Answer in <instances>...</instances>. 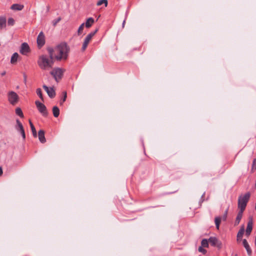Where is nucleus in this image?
Listing matches in <instances>:
<instances>
[{"instance_id": "nucleus-32", "label": "nucleus", "mask_w": 256, "mask_h": 256, "mask_svg": "<svg viewBox=\"0 0 256 256\" xmlns=\"http://www.w3.org/2000/svg\"><path fill=\"white\" fill-rule=\"evenodd\" d=\"M63 94H64V97H63V98L62 99V100L60 102V104H63V102L66 101V92H63Z\"/></svg>"}, {"instance_id": "nucleus-35", "label": "nucleus", "mask_w": 256, "mask_h": 256, "mask_svg": "<svg viewBox=\"0 0 256 256\" xmlns=\"http://www.w3.org/2000/svg\"><path fill=\"white\" fill-rule=\"evenodd\" d=\"M256 169V158L254 159L252 162V170H253Z\"/></svg>"}, {"instance_id": "nucleus-19", "label": "nucleus", "mask_w": 256, "mask_h": 256, "mask_svg": "<svg viewBox=\"0 0 256 256\" xmlns=\"http://www.w3.org/2000/svg\"><path fill=\"white\" fill-rule=\"evenodd\" d=\"M91 40L92 39L86 36L82 44V51H84L86 50Z\"/></svg>"}, {"instance_id": "nucleus-39", "label": "nucleus", "mask_w": 256, "mask_h": 256, "mask_svg": "<svg viewBox=\"0 0 256 256\" xmlns=\"http://www.w3.org/2000/svg\"><path fill=\"white\" fill-rule=\"evenodd\" d=\"M125 22H126V21H125V20H124L123 23H122V26H123V27L124 26V25Z\"/></svg>"}, {"instance_id": "nucleus-42", "label": "nucleus", "mask_w": 256, "mask_h": 256, "mask_svg": "<svg viewBox=\"0 0 256 256\" xmlns=\"http://www.w3.org/2000/svg\"><path fill=\"white\" fill-rule=\"evenodd\" d=\"M234 256H238V255L237 254H235Z\"/></svg>"}, {"instance_id": "nucleus-13", "label": "nucleus", "mask_w": 256, "mask_h": 256, "mask_svg": "<svg viewBox=\"0 0 256 256\" xmlns=\"http://www.w3.org/2000/svg\"><path fill=\"white\" fill-rule=\"evenodd\" d=\"M242 244H243L248 254L250 256H251L252 252L251 248H250V246H249L247 240L246 239L243 240Z\"/></svg>"}, {"instance_id": "nucleus-20", "label": "nucleus", "mask_w": 256, "mask_h": 256, "mask_svg": "<svg viewBox=\"0 0 256 256\" xmlns=\"http://www.w3.org/2000/svg\"><path fill=\"white\" fill-rule=\"evenodd\" d=\"M18 54L17 52H14L12 56L10 59V62L12 64H14L16 62L18 57Z\"/></svg>"}, {"instance_id": "nucleus-5", "label": "nucleus", "mask_w": 256, "mask_h": 256, "mask_svg": "<svg viewBox=\"0 0 256 256\" xmlns=\"http://www.w3.org/2000/svg\"><path fill=\"white\" fill-rule=\"evenodd\" d=\"M35 104L38 112L42 114L43 116H48V112L46 110V108L44 104L38 100L35 102Z\"/></svg>"}, {"instance_id": "nucleus-41", "label": "nucleus", "mask_w": 256, "mask_h": 256, "mask_svg": "<svg viewBox=\"0 0 256 256\" xmlns=\"http://www.w3.org/2000/svg\"><path fill=\"white\" fill-rule=\"evenodd\" d=\"M6 74V72H4L3 73H2V76H4V74Z\"/></svg>"}, {"instance_id": "nucleus-14", "label": "nucleus", "mask_w": 256, "mask_h": 256, "mask_svg": "<svg viewBox=\"0 0 256 256\" xmlns=\"http://www.w3.org/2000/svg\"><path fill=\"white\" fill-rule=\"evenodd\" d=\"M38 136L40 141L44 144L46 142V140L44 136V130H40L38 132Z\"/></svg>"}, {"instance_id": "nucleus-8", "label": "nucleus", "mask_w": 256, "mask_h": 256, "mask_svg": "<svg viewBox=\"0 0 256 256\" xmlns=\"http://www.w3.org/2000/svg\"><path fill=\"white\" fill-rule=\"evenodd\" d=\"M208 242L212 246H217L218 248H221L222 243L216 237H210Z\"/></svg>"}, {"instance_id": "nucleus-16", "label": "nucleus", "mask_w": 256, "mask_h": 256, "mask_svg": "<svg viewBox=\"0 0 256 256\" xmlns=\"http://www.w3.org/2000/svg\"><path fill=\"white\" fill-rule=\"evenodd\" d=\"M24 8V6L22 4H15L11 6L10 8L14 10H21Z\"/></svg>"}, {"instance_id": "nucleus-15", "label": "nucleus", "mask_w": 256, "mask_h": 256, "mask_svg": "<svg viewBox=\"0 0 256 256\" xmlns=\"http://www.w3.org/2000/svg\"><path fill=\"white\" fill-rule=\"evenodd\" d=\"M244 212V210H240L237 214L236 220H235L234 225L236 226L239 224V223L240 221V220L242 218Z\"/></svg>"}, {"instance_id": "nucleus-4", "label": "nucleus", "mask_w": 256, "mask_h": 256, "mask_svg": "<svg viewBox=\"0 0 256 256\" xmlns=\"http://www.w3.org/2000/svg\"><path fill=\"white\" fill-rule=\"evenodd\" d=\"M8 100L10 104L15 106L19 100V96L16 92L10 91L8 93Z\"/></svg>"}, {"instance_id": "nucleus-31", "label": "nucleus", "mask_w": 256, "mask_h": 256, "mask_svg": "<svg viewBox=\"0 0 256 256\" xmlns=\"http://www.w3.org/2000/svg\"><path fill=\"white\" fill-rule=\"evenodd\" d=\"M98 29H96L94 32H92L88 34L86 36L92 39V38L94 36V34L98 32Z\"/></svg>"}, {"instance_id": "nucleus-40", "label": "nucleus", "mask_w": 256, "mask_h": 256, "mask_svg": "<svg viewBox=\"0 0 256 256\" xmlns=\"http://www.w3.org/2000/svg\"><path fill=\"white\" fill-rule=\"evenodd\" d=\"M254 243H255V245H256V237H255V242H254Z\"/></svg>"}, {"instance_id": "nucleus-24", "label": "nucleus", "mask_w": 256, "mask_h": 256, "mask_svg": "<svg viewBox=\"0 0 256 256\" xmlns=\"http://www.w3.org/2000/svg\"><path fill=\"white\" fill-rule=\"evenodd\" d=\"M15 111H16V114L18 116H20L22 118H23L24 117L22 110L20 108H16Z\"/></svg>"}, {"instance_id": "nucleus-27", "label": "nucleus", "mask_w": 256, "mask_h": 256, "mask_svg": "<svg viewBox=\"0 0 256 256\" xmlns=\"http://www.w3.org/2000/svg\"><path fill=\"white\" fill-rule=\"evenodd\" d=\"M15 24V20L12 18H9L8 20V24L9 26H13Z\"/></svg>"}, {"instance_id": "nucleus-38", "label": "nucleus", "mask_w": 256, "mask_h": 256, "mask_svg": "<svg viewBox=\"0 0 256 256\" xmlns=\"http://www.w3.org/2000/svg\"><path fill=\"white\" fill-rule=\"evenodd\" d=\"M26 76L24 75V81L25 82H26Z\"/></svg>"}, {"instance_id": "nucleus-17", "label": "nucleus", "mask_w": 256, "mask_h": 256, "mask_svg": "<svg viewBox=\"0 0 256 256\" xmlns=\"http://www.w3.org/2000/svg\"><path fill=\"white\" fill-rule=\"evenodd\" d=\"M94 23V19L92 18H89L86 20V23H84V26L86 28H90Z\"/></svg>"}, {"instance_id": "nucleus-30", "label": "nucleus", "mask_w": 256, "mask_h": 256, "mask_svg": "<svg viewBox=\"0 0 256 256\" xmlns=\"http://www.w3.org/2000/svg\"><path fill=\"white\" fill-rule=\"evenodd\" d=\"M104 4L105 6H106L108 5V0H100L98 2L96 5L98 6H101L102 4Z\"/></svg>"}, {"instance_id": "nucleus-2", "label": "nucleus", "mask_w": 256, "mask_h": 256, "mask_svg": "<svg viewBox=\"0 0 256 256\" xmlns=\"http://www.w3.org/2000/svg\"><path fill=\"white\" fill-rule=\"evenodd\" d=\"M54 50V58L58 60H66L68 59L70 52V48L66 42H62Z\"/></svg>"}, {"instance_id": "nucleus-33", "label": "nucleus", "mask_w": 256, "mask_h": 256, "mask_svg": "<svg viewBox=\"0 0 256 256\" xmlns=\"http://www.w3.org/2000/svg\"><path fill=\"white\" fill-rule=\"evenodd\" d=\"M61 20V18L60 17L56 19V20H54L52 23V24L54 26H56V24L59 22H60Z\"/></svg>"}, {"instance_id": "nucleus-21", "label": "nucleus", "mask_w": 256, "mask_h": 256, "mask_svg": "<svg viewBox=\"0 0 256 256\" xmlns=\"http://www.w3.org/2000/svg\"><path fill=\"white\" fill-rule=\"evenodd\" d=\"M52 113H53L54 116L55 118H57L58 116L60 114V110L57 106H54L53 107Z\"/></svg>"}, {"instance_id": "nucleus-28", "label": "nucleus", "mask_w": 256, "mask_h": 256, "mask_svg": "<svg viewBox=\"0 0 256 256\" xmlns=\"http://www.w3.org/2000/svg\"><path fill=\"white\" fill-rule=\"evenodd\" d=\"M84 26V23H82L78 28V36L82 34Z\"/></svg>"}, {"instance_id": "nucleus-34", "label": "nucleus", "mask_w": 256, "mask_h": 256, "mask_svg": "<svg viewBox=\"0 0 256 256\" xmlns=\"http://www.w3.org/2000/svg\"><path fill=\"white\" fill-rule=\"evenodd\" d=\"M198 251L200 252H202L204 254H205L206 252V250L203 248L202 246H200L198 248Z\"/></svg>"}, {"instance_id": "nucleus-22", "label": "nucleus", "mask_w": 256, "mask_h": 256, "mask_svg": "<svg viewBox=\"0 0 256 256\" xmlns=\"http://www.w3.org/2000/svg\"><path fill=\"white\" fill-rule=\"evenodd\" d=\"M29 123H30L31 130H32V135L34 138H36L37 136V133H36V130L30 120H29Z\"/></svg>"}, {"instance_id": "nucleus-25", "label": "nucleus", "mask_w": 256, "mask_h": 256, "mask_svg": "<svg viewBox=\"0 0 256 256\" xmlns=\"http://www.w3.org/2000/svg\"><path fill=\"white\" fill-rule=\"evenodd\" d=\"M244 232V228H242L237 234V240H240L242 237Z\"/></svg>"}, {"instance_id": "nucleus-18", "label": "nucleus", "mask_w": 256, "mask_h": 256, "mask_svg": "<svg viewBox=\"0 0 256 256\" xmlns=\"http://www.w3.org/2000/svg\"><path fill=\"white\" fill-rule=\"evenodd\" d=\"M252 229V221H249L248 222L247 228L246 229V234L247 236H250Z\"/></svg>"}, {"instance_id": "nucleus-10", "label": "nucleus", "mask_w": 256, "mask_h": 256, "mask_svg": "<svg viewBox=\"0 0 256 256\" xmlns=\"http://www.w3.org/2000/svg\"><path fill=\"white\" fill-rule=\"evenodd\" d=\"M43 88L44 89V90L47 92L48 96L50 98H53L55 96L56 92L54 89L52 88H48L46 86L44 85Z\"/></svg>"}, {"instance_id": "nucleus-12", "label": "nucleus", "mask_w": 256, "mask_h": 256, "mask_svg": "<svg viewBox=\"0 0 256 256\" xmlns=\"http://www.w3.org/2000/svg\"><path fill=\"white\" fill-rule=\"evenodd\" d=\"M6 16H0V30L6 28Z\"/></svg>"}, {"instance_id": "nucleus-1", "label": "nucleus", "mask_w": 256, "mask_h": 256, "mask_svg": "<svg viewBox=\"0 0 256 256\" xmlns=\"http://www.w3.org/2000/svg\"><path fill=\"white\" fill-rule=\"evenodd\" d=\"M47 50L50 58L46 55H42L39 56L38 60V64L42 70L51 68L54 65V50L52 48H48Z\"/></svg>"}, {"instance_id": "nucleus-7", "label": "nucleus", "mask_w": 256, "mask_h": 256, "mask_svg": "<svg viewBox=\"0 0 256 256\" xmlns=\"http://www.w3.org/2000/svg\"><path fill=\"white\" fill-rule=\"evenodd\" d=\"M16 130L19 132L20 134H22V138L24 140H25L26 138V134L24 132V130L23 127V126L22 124L18 120H16Z\"/></svg>"}, {"instance_id": "nucleus-29", "label": "nucleus", "mask_w": 256, "mask_h": 256, "mask_svg": "<svg viewBox=\"0 0 256 256\" xmlns=\"http://www.w3.org/2000/svg\"><path fill=\"white\" fill-rule=\"evenodd\" d=\"M36 94L38 95V96L40 97V98L42 100H44V98L42 94V90L40 88H38L36 89Z\"/></svg>"}, {"instance_id": "nucleus-23", "label": "nucleus", "mask_w": 256, "mask_h": 256, "mask_svg": "<svg viewBox=\"0 0 256 256\" xmlns=\"http://www.w3.org/2000/svg\"><path fill=\"white\" fill-rule=\"evenodd\" d=\"M221 219H222V218L220 216H217V217L215 218L214 222H215L216 228L218 230L219 229L220 225V224L221 222Z\"/></svg>"}, {"instance_id": "nucleus-9", "label": "nucleus", "mask_w": 256, "mask_h": 256, "mask_svg": "<svg viewBox=\"0 0 256 256\" xmlns=\"http://www.w3.org/2000/svg\"><path fill=\"white\" fill-rule=\"evenodd\" d=\"M37 44L38 47L41 48L45 44L44 36L43 32H40L37 38Z\"/></svg>"}, {"instance_id": "nucleus-6", "label": "nucleus", "mask_w": 256, "mask_h": 256, "mask_svg": "<svg viewBox=\"0 0 256 256\" xmlns=\"http://www.w3.org/2000/svg\"><path fill=\"white\" fill-rule=\"evenodd\" d=\"M64 73V70L60 68H56L50 72V74L53 76L56 82L62 78Z\"/></svg>"}, {"instance_id": "nucleus-26", "label": "nucleus", "mask_w": 256, "mask_h": 256, "mask_svg": "<svg viewBox=\"0 0 256 256\" xmlns=\"http://www.w3.org/2000/svg\"><path fill=\"white\" fill-rule=\"evenodd\" d=\"M208 240L203 239L201 242V246L204 248H208Z\"/></svg>"}, {"instance_id": "nucleus-3", "label": "nucleus", "mask_w": 256, "mask_h": 256, "mask_svg": "<svg viewBox=\"0 0 256 256\" xmlns=\"http://www.w3.org/2000/svg\"><path fill=\"white\" fill-rule=\"evenodd\" d=\"M250 194L249 192L246 193L244 195H240L238 198V208L244 210L246 204L250 200Z\"/></svg>"}, {"instance_id": "nucleus-36", "label": "nucleus", "mask_w": 256, "mask_h": 256, "mask_svg": "<svg viewBox=\"0 0 256 256\" xmlns=\"http://www.w3.org/2000/svg\"><path fill=\"white\" fill-rule=\"evenodd\" d=\"M228 210H226V212H224V216H222V219H223V220H226V219L227 214H228Z\"/></svg>"}, {"instance_id": "nucleus-11", "label": "nucleus", "mask_w": 256, "mask_h": 256, "mask_svg": "<svg viewBox=\"0 0 256 256\" xmlns=\"http://www.w3.org/2000/svg\"><path fill=\"white\" fill-rule=\"evenodd\" d=\"M30 52V47L28 44L26 42H24L22 44L20 52L22 54H26Z\"/></svg>"}, {"instance_id": "nucleus-37", "label": "nucleus", "mask_w": 256, "mask_h": 256, "mask_svg": "<svg viewBox=\"0 0 256 256\" xmlns=\"http://www.w3.org/2000/svg\"><path fill=\"white\" fill-rule=\"evenodd\" d=\"M3 172H2V166H0V176H1L2 175Z\"/></svg>"}]
</instances>
